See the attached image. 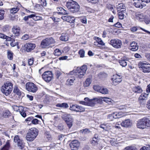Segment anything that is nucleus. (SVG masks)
<instances>
[{
  "instance_id": "1",
  "label": "nucleus",
  "mask_w": 150,
  "mask_h": 150,
  "mask_svg": "<svg viewBox=\"0 0 150 150\" xmlns=\"http://www.w3.org/2000/svg\"><path fill=\"white\" fill-rule=\"evenodd\" d=\"M13 89V85L9 81H7L2 86L1 88V92L6 96L9 95Z\"/></svg>"
},
{
  "instance_id": "2",
  "label": "nucleus",
  "mask_w": 150,
  "mask_h": 150,
  "mask_svg": "<svg viewBox=\"0 0 150 150\" xmlns=\"http://www.w3.org/2000/svg\"><path fill=\"white\" fill-rule=\"evenodd\" d=\"M138 128L144 129L146 127H150V119L148 118L144 117L138 120L137 124Z\"/></svg>"
},
{
  "instance_id": "3",
  "label": "nucleus",
  "mask_w": 150,
  "mask_h": 150,
  "mask_svg": "<svg viewBox=\"0 0 150 150\" xmlns=\"http://www.w3.org/2000/svg\"><path fill=\"white\" fill-rule=\"evenodd\" d=\"M139 67L145 73L150 72V64L144 61L140 62L138 64Z\"/></svg>"
},
{
  "instance_id": "4",
  "label": "nucleus",
  "mask_w": 150,
  "mask_h": 150,
  "mask_svg": "<svg viewBox=\"0 0 150 150\" xmlns=\"http://www.w3.org/2000/svg\"><path fill=\"white\" fill-rule=\"evenodd\" d=\"M87 66L83 65L80 67H77L76 71V75L79 78L83 77L87 70Z\"/></svg>"
},
{
  "instance_id": "5",
  "label": "nucleus",
  "mask_w": 150,
  "mask_h": 150,
  "mask_svg": "<svg viewBox=\"0 0 150 150\" xmlns=\"http://www.w3.org/2000/svg\"><path fill=\"white\" fill-rule=\"evenodd\" d=\"M54 40L52 37H50L43 40L41 43V46L42 48L49 47L50 45L55 43Z\"/></svg>"
},
{
  "instance_id": "6",
  "label": "nucleus",
  "mask_w": 150,
  "mask_h": 150,
  "mask_svg": "<svg viewBox=\"0 0 150 150\" xmlns=\"http://www.w3.org/2000/svg\"><path fill=\"white\" fill-rule=\"evenodd\" d=\"M25 86L26 89L29 92L35 93L38 89L37 86L31 82L27 83Z\"/></svg>"
},
{
  "instance_id": "7",
  "label": "nucleus",
  "mask_w": 150,
  "mask_h": 150,
  "mask_svg": "<svg viewBox=\"0 0 150 150\" xmlns=\"http://www.w3.org/2000/svg\"><path fill=\"white\" fill-rule=\"evenodd\" d=\"M42 76L43 79L47 82H49L53 78L52 73L50 71L45 72Z\"/></svg>"
},
{
  "instance_id": "8",
  "label": "nucleus",
  "mask_w": 150,
  "mask_h": 150,
  "mask_svg": "<svg viewBox=\"0 0 150 150\" xmlns=\"http://www.w3.org/2000/svg\"><path fill=\"white\" fill-rule=\"evenodd\" d=\"M110 44L116 48H120L122 45V42L120 40L115 39L111 40Z\"/></svg>"
},
{
  "instance_id": "9",
  "label": "nucleus",
  "mask_w": 150,
  "mask_h": 150,
  "mask_svg": "<svg viewBox=\"0 0 150 150\" xmlns=\"http://www.w3.org/2000/svg\"><path fill=\"white\" fill-rule=\"evenodd\" d=\"M136 18L140 21H144L145 22L148 24L150 22V20H147L146 16H144L143 14L141 13H137L135 15Z\"/></svg>"
},
{
  "instance_id": "10",
  "label": "nucleus",
  "mask_w": 150,
  "mask_h": 150,
  "mask_svg": "<svg viewBox=\"0 0 150 150\" xmlns=\"http://www.w3.org/2000/svg\"><path fill=\"white\" fill-rule=\"evenodd\" d=\"M67 6L69 10L73 13L75 11V1L73 0H69L67 3Z\"/></svg>"
},
{
  "instance_id": "11",
  "label": "nucleus",
  "mask_w": 150,
  "mask_h": 150,
  "mask_svg": "<svg viewBox=\"0 0 150 150\" xmlns=\"http://www.w3.org/2000/svg\"><path fill=\"white\" fill-rule=\"evenodd\" d=\"M14 142L15 143L16 145H17L19 147L20 149H23L24 146V143L23 141L20 139L18 136H15L14 139Z\"/></svg>"
},
{
  "instance_id": "12",
  "label": "nucleus",
  "mask_w": 150,
  "mask_h": 150,
  "mask_svg": "<svg viewBox=\"0 0 150 150\" xmlns=\"http://www.w3.org/2000/svg\"><path fill=\"white\" fill-rule=\"evenodd\" d=\"M122 76L117 75L114 76L113 78L112 79V84L116 85L118 84L122 81Z\"/></svg>"
},
{
  "instance_id": "13",
  "label": "nucleus",
  "mask_w": 150,
  "mask_h": 150,
  "mask_svg": "<svg viewBox=\"0 0 150 150\" xmlns=\"http://www.w3.org/2000/svg\"><path fill=\"white\" fill-rule=\"evenodd\" d=\"M120 124L122 127H128L131 126L132 125V122L129 119H127L123 121Z\"/></svg>"
},
{
  "instance_id": "14",
  "label": "nucleus",
  "mask_w": 150,
  "mask_h": 150,
  "mask_svg": "<svg viewBox=\"0 0 150 150\" xmlns=\"http://www.w3.org/2000/svg\"><path fill=\"white\" fill-rule=\"evenodd\" d=\"M129 49L133 51L137 50L138 49V46L137 45V43L134 41L132 42L130 44Z\"/></svg>"
},
{
  "instance_id": "15",
  "label": "nucleus",
  "mask_w": 150,
  "mask_h": 150,
  "mask_svg": "<svg viewBox=\"0 0 150 150\" xmlns=\"http://www.w3.org/2000/svg\"><path fill=\"white\" fill-rule=\"evenodd\" d=\"M20 27L17 25L13 26L12 28V32L16 36H19L20 35Z\"/></svg>"
},
{
  "instance_id": "16",
  "label": "nucleus",
  "mask_w": 150,
  "mask_h": 150,
  "mask_svg": "<svg viewBox=\"0 0 150 150\" xmlns=\"http://www.w3.org/2000/svg\"><path fill=\"white\" fill-rule=\"evenodd\" d=\"M25 47L27 52H29L35 48V45L33 43H28L26 44Z\"/></svg>"
},
{
  "instance_id": "17",
  "label": "nucleus",
  "mask_w": 150,
  "mask_h": 150,
  "mask_svg": "<svg viewBox=\"0 0 150 150\" xmlns=\"http://www.w3.org/2000/svg\"><path fill=\"white\" fill-rule=\"evenodd\" d=\"M134 1V5L137 8H143V4L141 0H133Z\"/></svg>"
},
{
  "instance_id": "18",
  "label": "nucleus",
  "mask_w": 150,
  "mask_h": 150,
  "mask_svg": "<svg viewBox=\"0 0 150 150\" xmlns=\"http://www.w3.org/2000/svg\"><path fill=\"white\" fill-rule=\"evenodd\" d=\"M57 13L60 14L67 15L68 13L67 11L61 7L57 8Z\"/></svg>"
},
{
  "instance_id": "19",
  "label": "nucleus",
  "mask_w": 150,
  "mask_h": 150,
  "mask_svg": "<svg viewBox=\"0 0 150 150\" xmlns=\"http://www.w3.org/2000/svg\"><path fill=\"white\" fill-rule=\"evenodd\" d=\"M30 134L34 135V136L36 137L38 134V132L37 129L35 128H32L28 131Z\"/></svg>"
},
{
  "instance_id": "20",
  "label": "nucleus",
  "mask_w": 150,
  "mask_h": 150,
  "mask_svg": "<svg viewBox=\"0 0 150 150\" xmlns=\"http://www.w3.org/2000/svg\"><path fill=\"white\" fill-rule=\"evenodd\" d=\"M36 137L32 134H30L29 132H28L26 137V139L28 141H32Z\"/></svg>"
},
{
  "instance_id": "21",
  "label": "nucleus",
  "mask_w": 150,
  "mask_h": 150,
  "mask_svg": "<svg viewBox=\"0 0 150 150\" xmlns=\"http://www.w3.org/2000/svg\"><path fill=\"white\" fill-rule=\"evenodd\" d=\"M117 8L118 11H126L125 7L124 4L122 3L119 4Z\"/></svg>"
},
{
  "instance_id": "22",
  "label": "nucleus",
  "mask_w": 150,
  "mask_h": 150,
  "mask_svg": "<svg viewBox=\"0 0 150 150\" xmlns=\"http://www.w3.org/2000/svg\"><path fill=\"white\" fill-rule=\"evenodd\" d=\"M102 99L100 97L94 98L91 99V103H100L101 102Z\"/></svg>"
},
{
  "instance_id": "23",
  "label": "nucleus",
  "mask_w": 150,
  "mask_h": 150,
  "mask_svg": "<svg viewBox=\"0 0 150 150\" xmlns=\"http://www.w3.org/2000/svg\"><path fill=\"white\" fill-rule=\"evenodd\" d=\"M148 94H146L144 93V94H142L139 97V100L141 102H142V100L143 101V102H144V101L146 100V97L148 96Z\"/></svg>"
},
{
  "instance_id": "24",
  "label": "nucleus",
  "mask_w": 150,
  "mask_h": 150,
  "mask_svg": "<svg viewBox=\"0 0 150 150\" xmlns=\"http://www.w3.org/2000/svg\"><path fill=\"white\" fill-rule=\"evenodd\" d=\"M133 91L135 93H140L142 92V90L140 86H137L133 88Z\"/></svg>"
},
{
  "instance_id": "25",
  "label": "nucleus",
  "mask_w": 150,
  "mask_h": 150,
  "mask_svg": "<svg viewBox=\"0 0 150 150\" xmlns=\"http://www.w3.org/2000/svg\"><path fill=\"white\" fill-rule=\"evenodd\" d=\"M14 93L20 96L23 94V93L19 89L17 86L14 87L13 90Z\"/></svg>"
},
{
  "instance_id": "26",
  "label": "nucleus",
  "mask_w": 150,
  "mask_h": 150,
  "mask_svg": "<svg viewBox=\"0 0 150 150\" xmlns=\"http://www.w3.org/2000/svg\"><path fill=\"white\" fill-rule=\"evenodd\" d=\"M12 108L16 112H19L20 110H22L23 107L22 106L13 105Z\"/></svg>"
},
{
  "instance_id": "27",
  "label": "nucleus",
  "mask_w": 150,
  "mask_h": 150,
  "mask_svg": "<svg viewBox=\"0 0 150 150\" xmlns=\"http://www.w3.org/2000/svg\"><path fill=\"white\" fill-rule=\"evenodd\" d=\"M127 60L122 59L119 61L120 65L122 67H125L127 65Z\"/></svg>"
},
{
  "instance_id": "28",
  "label": "nucleus",
  "mask_w": 150,
  "mask_h": 150,
  "mask_svg": "<svg viewBox=\"0 0 150 150\" xmlns=\"http://www.w3.org/2000/svg\"><path fill=\"white\" fill-rule=\"evenodd\" d=\"M11 113L10 111L8 110H5L2 112V116L4 117H8L10 116Z\"/></svg>"
},
{
  "instance_id": "29",
  "label": "nucleus",
  "mask_w": 150,
  "mask_h": 150,
  "mask_svg": "<svg viewBox=\"0 0 150 150\" xmlns=\"http://www.w3.org/2000/svg\"><path fill=\"white\" fill-rule=\"evenodd\" d=\"M91 143L92 145H97L98 147L100 146V144L98 143L97 139L96 137H94L93 138L91 142Z\"/></svg>"
},
{
  "instance_id": "30",
  "label": "nucleus",
  "mask_w": 150,
  "mask_h": 150,
  "mask_svg": "<svg viewBox=\"0 0 150 150\" xmlns=\"http://www.w3.org/2000/svg\"><path fill=\"white\" fill-rule=\"evenodd\" d=\"M75 80V79L74 77H73V78L69 79L67 81L66 84L69 86L72 85Z\"/></svg>"
},
{
  "instance_id": "31",
  "label": "nucleus",
  "mask_w": 150,
  "mask_h": 150,
  "mask_svg": "<svg viewBox=\"0 0 150 150\" xmlns=\"http://www.w3.org/2000/svg\"><path fill=\"white\" fill-rule=\"evenodd\" d=\"M69 128H70L72 125V119L71 118H69L64 120Z\"/></svg>"
},
{
  "instance_id": "32",
  "label": "nucleus",
  "mask_w": 150,
  "mask_h": 150,
  "mask_svg": "<svg viewBox=\"0 0 150 150\" xmlns=\"http://www.w3.org/2000/svg\"><path fill=\"white\" fill-rule=\"evenodd\" d=\"M32 15L33 16L32 18L35 21H40L43 20L41 16H37L34 14H32Z\"/></svg>"
},
{
  "instance_id": "33",
  "label": "nucleus",
  "mask_w": 150,
  "mask_h": 150,
  "mask_svg": "<svg viewBox=\"0 0 150 150\" xmlns=\"http://www.w3.org/2000/svg\"><path fill=\"white\" fill-rule=\"evenodd\" d=\"M10 146L9 142L8 141L7 142L6 144L1 149V150H8Z\"/></svg>"
},
{
  "instance_id": "34",
  "label": "nucleus",
  "mask_w": 150,
  "mask_h": 150,
  "mask_svg": "<svg viewBox=\"0 0 150 150\" xmlns=\"http://www.w3.org/2000/svg\"><path fill=\"white\" fill-rule=\"evenodd\" d=\"M118 15L119 18L120 19H123L124 18L125 13V11H118Z\"/></svg>"
},
{
  "instance_id": "35",
  "label": "nucleus",
  "mask_w": 150,
  "mask_h": 150,
  "mask_svg": "<svg viewBox=\"0 0 150 150\" xmlns=\"http://www.w3.org/2000/svg\"><path fill=\"white\" fill-rule=\"evenodd\" d=\"M19 8L17 6L16 7H14L10 9V12L12 13H15L19 10Z\"/></svg>"
},
{
  "instance_id": "36",
  "label": "nucleus",
  "mask_w": 150,
  "mask_h": 150,
  "mask_svg": "<svg viewBox=\"0 0 150 150\" xmlns=\"http://www.w3.org/2000/svg\"><path fill=\"white\" fill-rule=\"evenodd\" d=\"M60 39L62 41H66L68 40L69 38L67 35H63L61 36L60 38Z\"/></svg>"
},
{
  "instance_id": "37",
  "label": "nucleus",
  "mask_w": 150,
  "mask_h": 150,
  "mask_svg": "<svg viewBox=\"0 0 150 150\" xmlns=\"http://www.w3.org/2000/svg\"><path fill=\"white\" fill-rule=\"evenodd\" d=\"M100 92L103 94H106L108 93V91L106 88H101Z\"/></svg>"
},
{
  "instance_id": "38",
  "label": "nucleus",
  "mask_w": 150,
  "mask_h": 150,
  "mask_svg": "<svg viewBox=\"0 0 150 150\" xmlns=\"http://www.w3.org/2000/svg\"><path fill=\"white\" fill-rule=\"evenodd\" d=\"M91 83V80L90 79L87 78L85 82L83 83V85L85 87L88 86Z\"/></svg>"
},
{
  "instance_id": "39",
  "label": "nucleus",
  "mask_w": 150,
  "mask_h": 150,
  "mask_svg": "<svg viewBox=\"0 0 150 150\" xmlns=\"http://www.w3.org/2000/svg\"><path fill=\"white\" fill-rule=\"evenodd\" d=\"M76 108L77 109V110L76 109V112H82L85 110V108L81 106H76Z\"/></svg>"
},
{
  "instance_id": "40",
  "label": "nucleus",
  "mask_w": 150,
  "mask_h": 150,
  "mask_svg": "<svg viewBox=\"0 0 150 150\" xmlns=\"http://www.w3.org/2000/svg\"><path fill=\"white\" fill-rule=\"evenodd\" d=\"M101 101H103L106 103L108 102L112 103V101H113V100H112L111 98H109L105 97L101 98Z\"/></svg>"
},
{
  "instance_id": "41",
  "label": "nucleus",
  "mask_w": 150,
  "mask_h": 150,
  "mask_svg": "<svg viewBox=\"0 0 150 150\" xmlns=\"http://www.w3.org/2000/svg\"><path fill=\"white\" fill-rule=\"evenodd\" d=\"M61 54L62 52L59 49H56L55 50L54 52V54L55 55L59 56L61 55Z\"/></svg>"
},
{
  "instance_id": "42",
  "label": "nucleus",
  "mask_w": 150,
  "mask_h": 150,
  "mask_svg": "<svg viewBox=\"0 0 150 150\" xmlns=\"http://www.w3.org/2000/svg\"><path fill=\"white\" fill-rule=\"evenodd\" d=\"M97 39V41L98 42L99 45H100L102 46H104L105 45V43L103 42L102 39L98 37L96 38Z\"/></svg>"
},
{
  "instance_id": "43",
  "label": "nucleus",
  "mask_w": 150,
  "mask_h": 150,
  "mask_svg": "<svg viewBox=\"0 0 150 150\" xmlns=\"http://www.w3.org/2000/svg\"><path fill=\"white\" fill-rule=\"evenodd\" d=\"M69 146L71 150H75V141L73 140L70 144Z\"/></svg>"
},
{
  "instance_id": "44",
  "label": "nucleus",
  "mask_w": 150,
  "mask_h": 150,
  "mask_svg": "<svg viewBox=\"0 0 150 150\" xmlns=\"http://www.w3.org/2000/svg\"><path fill=\"white\" fill-rule=\"evenodd\" d=\"M79 132L83 134H88L90 132V131L88 129L86 128L80 130Z\"/></svg>"
},
{
  "instance_id": "45",
  "label": "nucleus",
  "mask_w": 150,
  "mask_h": 150,
  "mask_svg": "<svg viewBox=\"0 0 150 150\" xmlns=\"http://www.w3.org/2000/svg\"><path fill=\"white\" fill-rule=\"evenodd\" d=\"M106 8L112 11V12L114 13L115 14L113 10V6L110 4H107L106 6Z\"/></svg>"
},
{
  "instance_id": "46",
  "label": "nucleus",
  "mask_w": 150,
  "mask_h": 150,
  "mask_svg": "<svg viewBox=\"0 0 150 150\" xmlns=\"http://www.w3.org/2000/svg\"><path fill=\"white\" fill-rule=\"evenodd\" d=\"M7 56L8 57V59L10 60H11L13 59V53L12 52L8 50L7 51Z\"/></svg>"
},
{
  "instance_id": "47",
  "label": "nucleus",
  "mask_w": 150,
  "mask_h": 150,
  "mask_svg": "<svg viewBox=\"0 0 150 150\" xmlns=\"http://www.w3.org/2000/svg\"><path fill=\"white\" fill-rule=\"evenodd\" d=\"M4 10H0V20H2L4 18Z\"/></svg>"
},
{
  "instance_id": "48",
  "label": "nucleus",
  "mask_w": 150,
  "mask_h": 150,
  "mask_svg": "<svg viewBox=\"0 0 150 150\" xmlns=\"http://www.w3.org/2000/svg\"><path fill=\"white\" fill-rule=\"evenodd\" d=\"M124 150H137V149L134 147L129 146L125 148Z\"/></svg>"
},
{
  "instance_id": "49",
  "label": "nucleus",
  "mask_w": 150,
  "mask_h": 150,
  "mask_svg": "<svg viewBox=\"0 0 150 150\" xmlns=\"http://www.w3.org/2000/svg\"><path fill=\"white\" fill-rule=\"evenodd\" d=\"M81 147L80 142L76 140V150H78Z\"/></svg>"
},
{
  "instance_id": "50",
  "label": "nucleus",
  "mask_w": 150,
  "mask_h": 150,
  "mask_svg": "<svg viewBox=\"0 0 150 150\" xmlns=\"http://www.w3.org/2000/svg\"><path fill=\"white\" fill-rule=\"evenodd\" d=\"M79 54L80 57H84L85 51L83 50H81L79 51Z\"/></svg>"
},
{
  "instance_id": "51",
  "label": "nucleus",
  "mask_w": 150,
  "mask_h": 150,
  "mask_svg": "<svg viewBox=\"0 0 150 150\" xmlns=\"http://www.w3.org/2000/svg\"><path fill=\"white\" fill-rule=\"evenodd\" d=\"M62 117L64 120L68 119V118H71L69 115L67 114H63L62 116Z\"/></svg>"
},
{
  "instance_id": "52",
  "label": "nucleus",
  "mask_w": 150,
  "mask_h": 150,
  "mask_svg": "<svg viewBox=\"0 0 150 150\" xmlns=\"http://www.w3.org/2000/svg\"><path fill=\"white\" fill-rule=\"evenodd\" d=\"M22 110H20L19 112L21 115L23 117H25L26 116V113L24 110V108L23 107V109Z\"/></svg>"
},
{
  "instance_id": "53",
  "label": "nucleus",
  "mask_w": 150,
  "mask_h": 150,
  "mask_svg": "<svg viewBox=\"0 0 150 150\" xmlns=\"http://www.w3.org/2000/svg\"><path fill=\"white\" fill-rule=\"evenodd\" d=\"M62 18L63 20L69 22V19L70 18V16H63L62 17Z\"/></svg>"
},
{
  "instance_id": "54",
  "label": "nucleus",
  "mask_w": 150,
  "mask_h": 150,
  "mask_svg": "<svg viewBox=\"0 0 150 150\" xmlns=\"http://www.w3.org/2000/svg\"><path fill=\"white\" fill-rule=\"evenodd\" d=\"M93 87V89L95 91L100 92V89L101 88L100 86H94Z\"/></svg>"
},
{
  "instance_id": "55",
  "label": "nucleus",
  "mask_w": 150,
  "mask_h": 150,
  "mask_svg": "<svg viewBox=\"0 0 150 150\" xmlns=\"http://www.w3.org/2000/svg\"><path fill=\"white\" fill-rule=\"evenodd\" d=\"M33 62L34 59L33 58H31L28 60V63L30 65H32L33 63Z\"/></svg>"
},
{
  "instance_id": "56",
  "label": "nucleus",
  "mask_w": 150,
  "mask_h": 150,
  "mask_svg": "<svg viewBox=\"0 0 150 150\" xmlns=\"http://www.w3.org/2000/svg\"><path fill=\"white\" fill-rule=\"evenodd\" d=\"M127 108V107L125 106H120L118 107V109L120 110H126Z\"/></svg>"
},
{
  "instance_id": "57",
  "label": "nucleus",
  "mask_w": 150,
  "mask_h": 150,
  "mask_svg": "<svg viewBox=\"0 0 150 150\" xmlns=\"http://www.w3.org/2000/svg\"><path fill=\"white\" fill-rule=\"evenodd\" d=\"M29 38V36L28 35L25 34L22 37V39L24 40H26L28 39Z\"/></svg>"
},
{
  "instance_id": "58",
  "label": "nucleus",
  "mask_w": 150,
  "mask_h": 150,
  "mask_svg": "<svg viewBox=\"0 0 150 150\" xmlns=\"http://www.w3.org/2000/svg\"><path fill=\"white\" fill-rule=\"evenodd\" d=\"M33 15H32V14L29 15L28 16H25L23 18V20L25 21H27L28 20L29 18H31L33 17Z\"/></svg>"
},
{
  "instance_id": "59",
  "label": "nucleus",
  "mask_w": 150,
  "mask_h": 150,
  "mask_svg": "<svg viewBox=\"0 0 150 150\" xmlns=\"http://www.w3.org/2000/svg\"><path fill=\"white\" fill-rule=\"evenodd\" d=\"M41 5L43 6H45L47 5L46 0H40V1Z\"/></svg>"
},
{
  "instance_id": "60",
  "label": "nucleus",
  "mask_w": 150,
  "mask_h": 150,
  "mask_svg": "<svg viewBox=\"0 0 150 150\" xmlns=\"http://www.w3.org/2000/svg\"><path fill=\"white\" fill-rule=\"evenodd\" d=\"M39 121V120L36 119H32L31 121L32 123L34 125H36L38 124Z\"/></svg>"
},
{
  "instance_id": "61",
  "label": "nucleus",
  "mask_w": 150,
  "mask_h": 150,
  "mask_svg": "<svg viewBox=\"0 0 150 150\" xmlns=\"http://www.w3.org/2000/svg\"><path fill=\"white\" fill-rule=\"evenodd\" d=\"M45 137L48 140H50L51 139V136L48 133H46L45 134Z\"/></svg>"
},
{
  "instance_id": "62",
  "label": "nucleus",
  "mask_w": 150,
  "mask_h": 150,
  "mask_svg": "<svg viewBox=\"0 0 150 150\" xmlns=\"http://www.w3.org/2000/svg\"><path fill=\"white\" fill-rule=\"evenodd\" d=\"M55 75L57 78H58L61 75V73L60 71L57 70L55 72Z\"/></svg>"
},
{
  "instance_id": "63",
  "label": "nucleus",
  "mask_w": 150,
  "mask_h": 150,
  "mask_svg": "<svg viewBox=\"0 0 150 150\" xmlns=\"http://www.w3.org/2000/svg\"><path fill=\"white\" fill-rule=\"evenodd\" d=\"M81 21L83 23H86L87 20L85 16H84L81 19Z\"/></svg>"
},
{
  "instance_id": "64",
  "label": "nucleus",
  "mask_w": 150,
  "mask_h": 150,
  "mask_svg": "<svg viewBox=\"0 0 150 150\" xmlns=\"http://www.w3.org/2000/svg\"><path fill=\"white\" fill-rule=\"evenodd\" d=\"M35 8L37 10H39L41 8V6L40 4H36L35 6Z\"/></svg>"
}]
</instances>
